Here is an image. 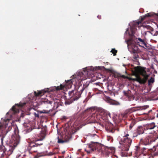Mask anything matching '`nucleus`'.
I'll return each mask as SVG.
<instances>
[{"mask_svg": "<svg viewBox=\"0 0 158 158\" xmlns=\"http://www.w3.org/2000/svg\"><path fill=\"white\" fill-rule=\"evenodd\" d=\"M133 55V58L135 60H136L138 58H139V56L138 54V53L135 52V53H131Z\"/></svg>", "mask_w": 158, "mask_h": 158, "instance_id": "28", "label": "nucleus"}, {"mask_svg": "<svg viewBox=\"0 0 158 158\" xmlns=\"http://www.w3.org/2000/svg\"><path fill=\"white\" fill-rule=\"evenodd\" d=\"M42 139H37V140H36L35 141H37V143H40V142H39V143H38V141H40V140H42Z\"/></svg>", "mask_w": 158, "mask_h": 158, "instance_id": "36", "label": "nucleus"}, {"mask_svg": "<svg viewBox=\"0 0 158 158\" xmlns=\"http://www.w3.org/2000/svg\"><path fill=\"white\" fill-rule=\"evenodd\" d=\"M61 157V158H63L62 157Z\"/></svg>", "mask_w": 158, "mask_h": 158, "instance_id": "44", "label": "nucleus"}, {"mask_svg": "<svg viewBox=\"0 0 158 158\" xmlns=\"http://www.w3.org/2000/svg\"><path fill=\"white\" fill-rule=\"evenodd\" d=\"M48 92V91H45L44 90H42L41 91H38L37 93L36 91L34 92L35 96L36 97H40L44 95V94L46 92Z\"/></svg>", "mask_w": 158, "mask_h": 158, "instance_id": "22", "label": "nucleus"}, {"mask_svg": "<svg viewBox=\"0 0 158 158\" xmlns=\"http://www.w3.org/2000/svg\"><path fill=\"white\" fill-rule=\"evenodd\" d=\"M110 52H111L113 54L114 56H115L116 55L117 51V50H116L115 49H112Z\"/></svg>", "mask_w": 158, "mask_h": 158, "instance_id": "30", "label": "nucleus"}, {"mask_svg": "<svg viewBox=\"0 0 158 158\" xmlns=\"http://www.w3.org/2000/svg\"><path fill=\"white\" fill-rule=\"evenodd\" d=\"M95 114H92L91 117L89 119L90 121L89 122V123H94L95 122L97 118V117H95Z\"/></svg>", "mask_w": 158, "mask_h": 158, "instance_id": "25", "label": "nucleus"}, {"mask_svg": "<svg viewBox=\"0 0 158 158\" xmlns=\"http://www.w3.org/2000/svg\"><path fill=\"white\" fill-rule=\"evenodd\" d=\"M148 32H149V33H150V32L149 31H147Z\"/></svg>", "mask_w": 158, "mask_h": 158, "instance_id": "43", "label": "nucleus"}, {"mask_svg": "<svg viewBox=\"0 0 158 158\" xmlns=\"http://www.w3.org/2000/svg\"><path fill=\"white\" fill-rule=\"evenodd\" d=\"M107 138L108 141H111L113 140L112 137L110 136H107Z\"/></svg>", "mask_w": 158, "mask_h": 158, "instance_id": "32", "label": "nucleus"}, {"mask_svg": "<svg viewBox=\"0 0 158 158\" xmlns=\"http://www.w3.org/2000/svg\"><path fill=\"white\" fill-rule=\"evenodd\" d=\"M136 122L134 119L131 120V123L129 126V128L130 129H131L136 124Z\"/></svg>", "mask_w": 158, "mask_h": 158, "instance_id": "27", "label": "nucleus"}, {"mask_svg": "<svg viewBox=\"0 0 158 158\" xmlns=\"http://www.w3.org/2000/svg\"><path fill=\"white\" fill-rule=\"evenodd\" d=\"M26 104V102H21L19 104H16L15 106L12 107L11 110L9 112L10 113L12 112V114L19 113V108L24 106Z\"/></svg>", "mask_w": 158, "mask_h": 158, "instance_id": "15", "label": "nucleus"}, {"mask_svg": "<svg viewBox=\"0 0 158 158\" xmlns=\"http://www.w3.org/2000/svg\"><path fill=\"white\" fill-rule=\"evenodd\" d=\"M152 112V114H156V116L157 118H158V112L157 110H156L153 109V110H151L148 112V114L151 115V113Z\"/></svg>", "mask_w": 158, "mask_h": 158, "instance_id": "26", "label": "nucleus"}, {"mask_svg": "<svg viewBox=\"0 0 158 158\" xmlns=\"http://www.w3.org/2000/svg\"><path fill=\"white\" fill-rule=\"evenodd\" d=\"M43 144V143H38L37 141H35V142H31L29 144V146L28 148V150L31 153L37 152L40 149V146Z\"/></svg>", "mask_w": 158, "mask_h": 158, "instance_id": "11", "label": "nucleus"}, {"mask_svg": "<svg viewBox=\"0 0 158 158\" xmlns=\"http://www.w3.org/2000/svg\"><path fill=\"white\" fill-rule=\"evenodd\" d=\"M19 131L17 128H15L14 130V135L12 136V138L14 140V143H15L16 145L12 144L7 145L5 147L3 145V141L4 137H2L1 138L2 145H0V151H3L8 156L12 154L13 151L16 146L18 145L20 141V137L19 135Z\"/></svg>", "mask_w": 158, "mask_h": 158, "instance_id": "2", "label": "nucleus"}, {"mask_svg": "<svg viewBox=\"0 0 158 158\" xmlns=\"http://www.w3.org/2000/svg\"><path fill=\"white\" fill-rule=\"evenodd\" d=\"M139 42H137V44L140 47H142L145 48H149V44L145 42V40H139Z\"/></svg>", "mask_w": 158, "mask_h": 158, "instance_id": "20", "label": "nucleus"}, {"mask_svg": "<svg viewBox=\"0 0 158 158\" xmlns=\"http://www.w3.org/2000/svg\"><path fill=\"white\" fill-rule=\"evenodd\" d=\"M146 130L144 125L138 126L133 134V138L137 137L139 135L143 134Z\"/></svg>", "mask_w": 158, "mask_h": 158, "instance_id": "14", "label": "nucleus"}, {"mask_svg": "<svg viewBox=\"0 0 158 158\" xmlns=\"http://www.w3.org/2000/svg\"><path fill=\"white\" fill-rule=\"evenodd\" d=\"M73 79H70L67 81H65V83L64 84H60L59 86L55 87L54 89H55L56 90L58 91L60 90L64 89V88H71L72 85V81Z\"/></svg>", "mask_w": 158, "mask_h": 158, "instance_id": "12", "label": "nucleus"}, {"mask_svg": "<svg viewBox=\"0 0 158 158\" xmlns=\"http://www.w3.org/2000/svg\"><path fill=\"white\" fill-rule=\"evenodd\" d=\"M119 76L121 77L124 79L127 78V76H125L124 75H120Z\"/></svg>", "mask_w": 158, "mask_h": 158, "instance_id": "33", "label": "nucleus"}, {"mask_svg": "<svg viewBox=\"0 0 158 158\" xmlns=\"http://www.w3.org/2000/svg\"><path fill=\"white\" fill-rule=\"evenodd\" d=\"M75 90H72L71 91H70L69 92V94L70 97H71L70 99L66 100L65 102V104L66 105H69L75 101L76 100H74L75 95L74 94V92Z\"/></svg>", "mask_w": 158, "mask_h": 158, "instance_id": "17", "label": "nucleus"}, {"mask_svg": "<svg viewBox=\"0 0 158 158\" xmlns=\"http://www.w3.org/2000/svg\"><path fill=\"white\" fill-rule=\"evenodd\" d=\"M97 111L98 114L101 116L105 121H109V119L111 118L110 113L106 110L101 108H98L97 109Z\"/></svg>", "mask_w": 158, "mask_h": 158, "instance_id": "8", "label": "nucleus"}, {"mask_svg": "<svg viewBox=\"0 0 158 158\" xmlns=\"http://www.w3.org/2000/svg\"><path fill=\"white\" fill-rule=\"evenodd\" d=\"M71 138V136L69 134H67L65 135L64 137L63 136V138L65 143L69 141Z\"/></svg>", "mask_w": 158, "mask_h": 158, "instance_id": "23", "label": "nucleus"}, {"mask_svg": "<svg viewBox=\"0 0 158 158\" xmlns=\"http://www.w3.org/2000/svg\"><path fill=\"white\" fill-rule=\"evenodd\" d=\"M40 157V156L37 155L34 157V158H39Z\"/></svg>", "mask_w": 158, "mask_h": 158, "instance_id": "38", "label": "nucleus"}, {"mask_svg": "<svg viewBox=\"0 0 158 158\" xmlns=\"http://www.w3.org/2000/svg\"><path fill=\"white\" fill-rule=\"evenodd\" d=\"M151 113H152V115H153V117L154 118L156 116V114H152V112H151Z\"/></svg>", "mask_w": 158, "mask_h": 158, "instance_id": "39", "label": "nucleus"}, {"mask_svg": "<svg viewBox=\"0 0 158 158\" xmlns=\"http://www.w3.org/2000/svg\"><path fill=\"white\" fill-rule=\"evenodd\" d=\"M157 63L158 64V61H157Z\"/></svg>", "mask_w": 158, "mask_h": 158, "instance_id": "46", "label": "nucleus"}, {"mask_svg": "<svg viewBox=\"0 0 158 158\" xmlns=\"http://www.w3.org/2000/svg\"><path fill=\"white\" fill-rule=\"evenodd\" d=\"M149 107V106H146L142 107H132L127 109L123 113H121L120 115V117L122 118L124 120L127 118L128 115L132 112L139 110H145Z\"/></svg>", "mask_w": 158, "mask_h": 158, "instance_id": "6", "label": "nucleus"}, {"mask_svg": "<svg viewBox=\"0 0 158 158\" xmlns=\"http://www.w3.org/2000/svg\"><path fill=\"white\" fill-rule=\"evenodd\" d=\"M87 148H90V150H87V149H85V151L89 153L92 151L101 152L102 153L104 152H107L108 149V148L106 147L101 143L94 142L91 143L88 145Z\"/></svg>", "mask_w": 158, "mask_h": 158, "instance_id": "4", "label": "nucleus"}, {"mask_svg": "<svg viewBox=\"0 0 158 158\" xmlns=\"http://www.w3.org/2000/svg\"><path fill=\"white\" fill-rule=\"evenodd\" d=\"M158 16V14L153 12L148 13L141 17V21H134L130 23V28H127L125 31V34L128 37V40H142L138 34L136 27L139 28L142 26V22L147 17H155Z\"/></svg>", "mask_w": 158, "mask_h": 158, "instance_id": "1", "label": "nucleus"}, {"mask_svg": "<svg viewBox=\"0 0 158 158\" xmlns=\"http://www.w3.org/2000/svg\"><path fill=\"white\" fill-rule=\"evenodd\" d=\"M156 139L151 137L150 136H148L145 138H141L140 139L139 142L140 145L147 146L151 145L154 142Z\"/></svg>", "mask_w": 158, "mask_h": 158, "instance_id": "9", "label": "nucleus"}, {"mask_svg": "<svg viewBox=\"0 0 158 158\" xmlns=\"http://www.w3.org/2000/svg\"><path fill=\"white\" fill-rule=\"evenodd\" d=\"M92 109H93L92 108H90L89 109V110H92Z\"/></svg>", "mask_w": 158, "mask_h": 158, "instance_id": "42", "label": "nucleus"}, {"mask_svg": "<svg viewBox=\"0 0 158 158\" xmlns=\"http://www.w3.org/2000/svg\"><path fill=\"white\" fill-rule=\"evenodd\" d=\"M53 152L54 153L55 152V154H57L59 152L58 148H54L53 149Z\"/></svg>", "mask_w": 158, "mask_h": 158, "instance_id": "31", "label": "nucleus"}, {"mask_svg": "<svg viewBox=\"0 0 158 158\" xmlns=\"http://www.w3.org/2000/svg\"><path fill=\"white\" fill-rule=\"evenodd\" d=\"M146 130L148 129H152L156 127L154 123H152L150 124L144 125Z\"/></svg>", "mask_w": 158, "mask_h": 158, "instance_id": "21", "label": "nucleus"}, {"mask_svg": "<svg viewBox=\"0 0 158 158\" xmlns=\"http://www.w3.org/2000/svg\"><path fill=\"white\" fill-rule=\"evenodd\" d=\"M129 134L127 133L122 138L119 143L123 145L122 148L120 152V155L122 157H127V152L129 150L132 142V139L129 137Z\"/></svg>", "mask_w": 158, "mask_h": 158, "instance_id": "3", "label": "nucleus"}, {"mask_svg": "<svg viewBox=\"0 0 158 158\" xmlns=\"http://www.w3.org/2000/svg\"><path fill=\"white\" fill-rule=\"evenodd\" d=\"M155 73H157V72L156 71V72H155Z\"/></svg>", "mask_w": 158, "mask_h": 158, "instance_id": "45", "label": "nucleus"}, {"mask_svg": "<svg viewBox=\"0 0 158 158\" xmlns=\"http://www.w3.org/2000/svg\"><path fill=\"white\" fill-rule=\"evenodd\" d=\"M105 128L108 132L114 133L115 130L117 131H119V128L115 127L113 124L109 122H106L105 124Z\"/></svg>", "mask_w": 158, "mask_h": 158, "instance_id": "13", "label": "nucleus"}, {"mask_svg": "<svg viewBox=\"0 0 158 158\" xmlns=\"http://www.w3.org/2000/svg\"><path fill=\"white\" fill-rule=\"evenodd\" d=\"M34 115L35 117H39V114L38 113H34Z\"/></svg>", "mask_w": 158, "mask_h": 158, "instance_id": "34", "label": "nucleus"}, {"mask_svg": "<svg viewBox=\"0 0 158 158\" xmlns=\"http://www.w3.org/2000/svg\"><path fill=\"white\" fill-rule=\"evenodd\" d=\"M55 152L54 153L53 152H50L49 153L48 155L49 156H52L53 155H55Z\"/></svg>", "mask_w": 158, "mask_h": 158, "instance_id": "35", "label": "nucleus"}, {"mask_svg": "<svg viewBox=\"0 0 158 158\" xmlns=\"http://www.w3.org/2000/svg\"><path fill=\"white\" fill-rule=\"evenodd\" d=\"M89 70L86 67L82 71L78 72L77 74L78 78L80 77V79L81 81L86 80L88 77V74L89 73Z\"/></svg>", "mask_w": 158, "mask_h": 158, "instance_id": "16", "label": "nucleus"}, {"mask_svg": "<svg viewBox=\"0 0 158 158\" xmlns=\"http://www.w3.org/2000/svg\"><path fill=\"white\" fill-rule=\"evenodd\" d=\"M125 42L127 44L128 46H130L132 48V53H140L141 51L138 48L137 42L135 40H125Z\"/></svg>", "mask_w": 158, "mask_h": 158, "instance_id": "10", "label": "nucleus"}, {"mask_svg": "<svg viewBox=\"0 0 158 158\" xmlns=\"http://www.w3.org/2000/svg\"><path fill=\"white\" fill-rule=\"evenodd\" d=\"M63 118H64V119H66V116H64L63 117Z\"/></svg>", "mask_w": 158, "mask_h": 158, "instance_id": "40", "label": "nucleus"}, {"mask_svg": "<svg viewBox=\"0 0 158 158\" xmlns=\"http://www.w3.org/2000/svg\"><path fill=\"white\" fill-rule=\"evenodd\" d=\"M154 82V78L151 77L150 79L148 81V84L149 85H151V83H153Z\"/></svg>", "mask_w": 158, "mask_h": 158, "instance_id": "29", "label": "nucleus"}, {"mask_svg": "<svg viewBox=\"0 0 158 158\" xmlns=\"http://www.w3.org/2000/svg\"><path fill=\"white\" fill-rule=\"evenodd\" d=\"M145 68H141L139 66H137L135 67V71L138 72L141 75L144 77L143 78H142L139 76H137L134 80L139 82L140 84H144L147 80L149 75L147 74Z\"/></svg>", "mask_w": 158, "mask_h": 158, "instance_id": "5", "label": "nucleus"}, {"mask_svg": "<svg viewBox=\"0 0 158 158\" xmlns=\"http://www.w3.org/2000/svg\"><path fill=\"white\" fill-rule=\"evenodd\" d=\"M57 142L58 143H65L63 138V136L61 134H60L57 137Z\"/></svg>", "mask_w": 158, "mask_h": 158, "instance_id": "24", "label": "nucleus"}, {"mask_svg": "<svg viewBox=\"0 0 158 158\" xmlns=\"http://www.w3.org/2000/svg\"><path fill=\"white\" fill-rule=\"evenodd\" d=\"M88 85H83V87L81 90L79 92H77L76 90L74 92L75 95L74 100H77L81 97V95L85 88L87 87Z\"/></svg>", "mask_w": 158, "mask_h": 158, "instance_id": "19", "label": "nucleus"}, {"mask_svg": "<svg viewBox=\"0 0 158 158\" xmlns=\"http://www.w3.org/2000/svg\"><path fill=\"white\" fill-rule=\"evenodd\" d=\"M135 153L137 155H140L143 154L144 156L146 155L147 152V149L145 148H141L139 146L135 147Z\"/></svg>", "mask_w": 158, "mask_h": 158, "instance_id": "18", "label": "nucleus"}, {"mask_svg": "<svg viewBox=\"0 0 158 158\" xmlns=\"http://www.w3.org/2000/svg\"><path fill=\"white\" fill-rule=\"evenodd\" d=\"M54 158H56V157H55Z\"/></svg>", "mask_w": 158, "mask_h": 158, "instance_id": "47", "label": "nucleus"}, {"mask_svg": "<svg viewBox=\"0 0 158 158\" xmlns=\"http://www.w3.org/2000/svg\"><path fill=\"white\" fill-rule=\"evenodd\" d=\"M52 102V101H49L47 98L42 100L39 102V105H41L45 109L43 110L41 113H49L51 110Z\"/></svg>", "mask_w": 158, "mask_h": 158, "instance_id": "7", "label": "nucleus"}, {"mask_svg": "<svg viewBox=\"0 0 158 158\" xmlns=\"http://www.w3.org/2000/svg\"><path fill=\"white\" fill-rule=\"evenodd\" d=\"M97 17L99 19H101V15H98L97 16Z\"/></svg>", "mask_w": 158, "mask_h": 158, "instance_id": "37", "label": "nucleus"}, {"mask_svg": "<svg viewBox=\"0 0 158 158\" xmlns=\"http://www.w3.org/2000/svg\"><path fill=\"white\" fill-rule=\"evenodd\" d=\"M2 125H0V130L2 129Z\"/></svg>", "mask_w": 158, "mask_h": 158, "instance_id": "41", "label": "nucleus"}]
</instances>
